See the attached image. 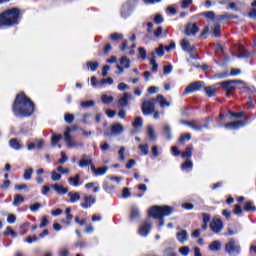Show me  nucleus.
I'll use <instances>...</instances> for the list:
<instances>
[{
	"mask_svg": "<svg viewBox=\"0 0 256 256\" xmlns=\"http://www.w3.org/2000/svg\"><path fill=\"white\" fill-rule=\"evenodd\" d=\"M33 111H35V105L31 99L27 98L23 93L18 94L13 105L14 115L16 117H29Z\"/></svg>",
	"mask_w": 256,
	"mask_h": 256,
	"instance_id": "nucleus-1",
	"label": "nucleus"
},
{
	"mask_svg": "<svg viewBox=\"0 0 256 256\" xmlns=\"http://www.w3.org/2000/svg\"><path fill=\"white\" fill-rule=\"evenodd\" d=\"M19 19H21V10L18 8L8 9L0 15V27L18 25Z\"/></svg>",
	"mask_w": 256,
	"mask_h": 256,
	"instance_id": "nucleus-2",
	"label": "nucleus"
},
{
	"mask_svg": "<svg viewBox=\"0 0 256 256\" xmlns=\"http://www.w3.org/2000/svg\"><path fill=\"white\" fill-rule=\"evenodd\" d=\"M171 213H173V207L171 206H153L148 211L149 217L160 220L159 227H163L165 225L163 217H169Z\"/></svg>",
	"mask_w": 256,
	"mask_h": 256,
	"instance_id": "nucleus-3",
	"label": "nucleus"
},
{
	"mask_svg": "<svg viewBox=\"0 0 256 256\" xmlns=\"http://www.w3.org/2000/svg\"><path fill=\"white\" fill-rule=\"evenodd\" d=\"M75 131H77V126L67 127L64 131V141L68 149H79V147H83V144L73 140L71 137V134L75 133Z\"/></svg>",
	"mask_w": 256,
	"mask_h": 256,
	"instance_id": "nucleus-4",
	"label": "nucleus"
},
{
	"mask_svg": "<svg viewBox=\"0 0 256 256\" xmlns=\"http://www.w3.org/2000/svg\"><path fill=\"white\" fill-rule=\"evenodd\" d=\"M135 5H137V0H128L125 2L121 9V16L124 19L130 17L131 13H133V10L135 9Z\"/></svg>",
	"mask_w": 256,
	"mask_h": 256,
	"instance_id": "nucleus-5",
	"label": "nucleus"
},
{
	"mask_svg": "<svg viewBox=\"0 0 256 256\" xmlns=\"http://www.w3.org/2000/svg\"><path fill=\"white\" fill-rule=\"evenodd\" d=\"M235 84L242 85V87H247V84L243 81L239 80H230V81H224L221 83V86L224 87L226 90V95L229 96L233 91H235Z\"/></svg>",
	"mask_w": 256,
	"mask_h": 256,
	"instance_id": "nucleus-6",
	"label": "nucleus"
},
{
	"mask_svg": "<svg viewBox=\"0 0 256 256\" xmlns=\"http://www.w3.org/2000/svg\"><path fill=\"white\" fill-rule=\"evenodd\" d=\"M116 68L118 69V75L125 73V69H131V59H129L127 56H123L120 58L119 64L116 66Z\"/></svg>",
	"mask_w": 256,
	"mask_h": 256,
	"instance_id": "nucleus-7",
	"label": "nucleus"
},
{
	"mask_svg": "<svg viewBox=\"0 0 256 256\" xmlns=\"http://www.w3.org/2000/svg\"><path fill=\"white\" fill-rule=\"evenodd\" d=\"M142 112L144 115H153V113H155V99L144 101L142 104Z\"/></svg>",
	"mask_w": 256,
	"mask_h": 256,
	"instance_id": "nucleus-8",
	"label": "nucleus"
},
{
	"mask_svg": "<svg viewBox=\"0 0 256 256\" xmlns=\"http://www.w3.org/2000/svg\"><path fill=\"white\" fill-rule=\"evenodd\" d=\"M97 203V200L92 195H84L80 206L82 209H91L93 205Z\"/></svg>",
	"mask_w": 256,
	"mask_h": 256,
	"instance_id": "nucleus-9",
	"label": "nucleus"
},
{
	"mask_svg": "<svg viewBox=\"0 0 256 256\" xmlns=\"http://www.w3.org/2000/svg\"><path fill=\"white\" fill-rule=\"evenodd\" d=\"M226 253H229V255H233L235 253H240L241 252V247L235 242V240H230L226 244Z\"/></svg>",
	"mask_w": 256,
	"mask_h": 256,
	"instance_id": "nucleus-10",
	"label": "nucleus"
},
{
	"mask_svg": "<svg viewBox=\"0 0 256 256\" xmlns=\"http://www.w3.org/2000/svg\"><path fill=\"white\" fill-rule=\"evenodd\" d=\"M210 229L213 233H220V231H223V221L219 218H214L210 223Z\"/></svg>",
	"mask_w": 256,
	"mask_h": 256,
	"instance_id": "nucleus-11",
	"label": "nucleus"
},
{
	"mask_svg": "<svg viewBox=\"0 0 256 256\" xmlns=\"http://www.w3.org/2000/svg\"><path fill=\"white\" fill-rule=\"evenodd\" d=\"M185 33L189 37L197 35V33H199V27L197 26V24L189 23L186 26Z\"/></svg>",
	"mask_w": 256,
	"mask_h": 256,
	"instance_id": "nucleus-12",
	"label": "nucleus"
},
{
	"mask_svg": "<svg viewBox=\"0 0 256 256\" xmlns=\"http://www.w3.org/2000/svg\"><path fill=\"white\" fill-rule=\"evenodd\" d=\"M176 239L181 243V245H184L186 241H189V233H187L186 230L181 229L177 232Z\"/></svg>",
	"mask_w": 256,
	"mask_h": 256,
	"instance_id": "nucleus-13",
	"label": "nucleus"
},
{
	"mask_svg": "<svg viewBox=\"0 0 256 256\" xmlns=\"http://www.w3.org/2000/svg\"><path fill=\"white\" fill-rule=\"evenodd\" d=\"M180 45L182 47V50L186 53H193V51H195V46L191 45L187 38L181 40Z\"/></svg>",
	"mask_w": 256,
	"mask_h": 256,
	"instance_id": "nucleus-14",
	"label": "nucleus"
},
{
	"mask_svg": "<svg viewBox=\"0 0 256 256\" xmlns=\"http://www.w3.org/2000/svg\"><path fill=\"white\" fill-rule=\"evenodd\" d=\"M133 127L134 129L131 131V135H137L141 131V127H143V120L139 117L135 118Z\"/></svg>",
	"mask_w": 256,
	"mask_h": 256,
	"instance_id": "nucleus-15",
	"label": "nucleus"
},
{
	"mask_svg": "<svg viewBox=\"0 0 256 256\" xmlns=\"http://www.w3.org/2000/svg\"><path fill=\"white\" fill-rule=\"evenodd\" d=\"M225 129L234 130L241 129V127H245V122L243 121H236V122H230L226 124Z\"/></svg>",
	"mask_w": 256,
	"mask_h": 256,
	"instance_id": "nucleus-16",
	"label": "nucleus"
},
{
	"mask_svg": "<svg viewBox=\"0 0 256 256\" xmlns=\"http://www.w3.org/2000/svg\"><path fill=\"white\" fill-rule=\"evenodd\" d=\"M201 87H203V82H194L185 89V93H194V91H199Z\"/></svg>",
	"mask_w": 256,
	"mask_h": 256,
	"instance_id": "nucleus-17",
	"label": "nucleus"
},
{
	"mask_svg": "<svg viewBox=\"0 0 256 256\" xmlns=\"http://www.w3.org/2000/svg\"><path fill=\"white\" fill-rule=\"evenodd\" d=\"M150 231H151V224L145 223L142 226H140L138 233L139 235H141V237H147Z\"/></svg>",
	"mask_w": 256,
	"mask_h": 256,
	"instance_id": "nucleus-18",
	"label": "nucleus"
},
{
	"mask_svg": "<svg viewBox=\"0 0 256 256\" xmlns=\"http://www.w3.org/2000/svg\"><path fill=\"white\" fill-rule=\"evenodd\" d=\"M52 189H54V191L57 192L58 195H66V193H69V189L67 187L59 184L52 185Z\"/></svg>",
	"mask_w": 256,
	"mask_h": 256,
	"instance_id": "nucleus-19",
	"label": "nucleus"
},
{
	"mask_svg": "<svg viewBox=\"0 0 256 256\" xmlns=\"http://www.w3.org/2000/svg\"><path fill=\"white\" fill-rule=\"evenodd\" d=\"M156 101L159 103V105L162 109L165 107H171V103H169V101H167L165 96H163L161 94L156 97Z\"/></svg>",
	"mask_w": 256,
	"mask_h": 256,
	"instance_id": "nucleus-20",
	"label": "nucleus"
},
{
	"mask_svg": "<svg viewBox=\"0 0 256 256\" xmlns=\"http://www.w3.org/2000/svg\"><path fill=\"white\" fill-rule=\"evenodd\" d=\"M123 126L119 123H116L112 125L111 127V133L112 135H121V132L123 131Z\"/></svg>",
	"mask_w": 256,
	"mask_h": 256,
	"instance_id": "nucleus-21",
	"label": "nucleus"
},
{
	"mask_svg": "<svg viewBox=\"0 0 256 256\" xmlns=\"http://www.w3.org/2000/svg\"><path fill=\"white\" fill-rule=\"evenodd\" d=\"M208 249H210V251H212V252L221 251V241H219V240L213 241L209 245Z\"/></svg>",
	"mask_w": 256,
	"mask_h": 256,
	"instance_id": "nucleus-22",
	"label": "nucleus"
},
{
	"mask_svg": "<svg viewBox=\"0 0 256 256\" xmlns=\"http://www.w3.org/2000/svg\"><path fill=\"white\" fill-rule=\"evenodd\" d=\"M140 216L141 214L139 212V208H137L136 206H132L130 211V219L132 221H135V219H139Z\"/></svg>",
	"mask_w": 256,
	"mask_h": 256,
	"instance_id": "nucleus-23",
	"label": "nucleus"
},
{
	"mask_svg": "<svg viewBox=\"0 0 256 256\" xmlns=\"http://www.w3.org/2000/svg\"><path fill=\"white\" fill-rule=\"evenodd\" d=\"M91 171L97 175V176H101V175H105V173H107V167H102V168H95L94 165H91Z\"/></svg>",
	"mask_w": 256,
	"mask_h": 256,
	"instance_id": "nucleus-24",
	"label": "nucleus"
},
{
	"mask_svg": "<svg viewBox=\"0 0 256 256\" xmlns=\"http://www.w3.org/2000/svg\"><path fill=\"white\" fill-rule=\"evenodd\" d=\"M68 197L70 199V203H77L81 199V194L78 192H69Z\"/></svg>",
	"mask_w": 256,
	"mask_h": 256,
	"instance_id": "nucleus-25",
	"label": "nucleus"
},
{
	"mask_svg": "<svg viewBox=\"0 0 256 256\" xmlns=\"http://www.w3.org/2000/svg\"><path fill=\"white\" fill-rule=\"evenodd\" d=\"M150 65L152 66V71L154 73H157V70L159 69V65L155 60V52H151Z\"/></svg>",
	"mask_w": 256,
	"mask_h": 256,
	"instance_id": "nucleus-26",
	"label": "nucleus"
},
{
	"mask_svg": "<svg viewBox=\"0 0 256 256\" xmlns=\"http://www.w3.org/2000/svg\"><path fill=\"white\" fill-rule=\"evenodd\" d=\"M66 220H62V223L65 225H71V220L73 219V214H71V209L69 207L66 208Z\"/></svg>",
	"mask_w": 256,
	"mask_h": 256,
	"instance_id": "nucleus-27",
	"label": "nucleus"
},
{
	"mask_svg": "<svg viewBox=\"0 0 256 256\" xmlns=\"http://www.w3.org/2000/svg\"><path fill=\"white\" fill-rule=\"evenodd\" d=\"M85 189H93V193H99V191H101V187H99V185H95V182L85 184Z\"/></svg>",
	"mask_w": 256,
	"mask_h": 256,
	"instance_id": "nucleus-28",
	"label": "nucleus"
},
{
	"mask_svg": "<svg viewBox=\"0 0 256 256\" xmlns=\"http://www.w3.org/2000/svg\"><path fill=\"white\" fill-rule=\"evenodd\" d=\"M91 163H92L91 158L87 156H83L79 162V167H89Z\"/></svg>",
	"mask_w": 256,
	"mask_h": 256,
	"instance_id": "nucleus-29",
	"label": "nucleus"
},
{
	"mask_svg": "<svg viewBox=\"0 0 256 256\" xmlns=\"http://www.w3.org/2000/svg\"><path fill=\"white\" fill-rule=\"evenodd\" d=\"M147 134L150 141H155L157 139V135L155 134V129L152 126L147 127Z\"/></svg>",
	"mask_w": 256,
	"mask_h": 256,
	"instance_id": "nucleus-30",
	"label": "nucleus"
},
{
	"mask_svg": "<svg viewBox=\"0 0 256 256\" xmlns=\"http://www.w3.org/2000/svg\"><path fill=\"white\" fill-rule=\"evenodd\" d=\"M129 99H131V94H124V96L119 100L120 107H127V102Z\"/></svg>",
	"mask_w": 256,
	"mask_h": 256,
	"instance_id": "nucleus-31",
	"label": "nucleus"
},
{
	"mask_svg": "<svg viewBox=\"0 0 256 256\" xmlns=\"http://www.w3.org/2000/svg\"><path fill=\"white\" fill-rule=\"evenodd\" d=\"M181 156L183 159H190L193 157V148L192 147H187L184 152L181 153Z\"/></svg>",
	"mask_w": 256,
	"mask_h": 256,
	"instance_id": "nucleus-32",
	"label": "nucleus"
},
{
	"mask_svg": "<svg viewBox=\"0 0 256 256\" xmlns=\"http://www.w3.org/2000/svg\"><path fill=\"white\" fill-rule=\"evenodd\" d=\"M206 91V95L208 97H215L216 93H217V88L213 87V86H208L205 88Z\"/></svg>",
	"mask_w": 256,
	"mask_h": 256,
	"instance_id": "nucleus-33",
	"label": "nucleus"
},
{
	"mask_svg": "<svg viewBox=\"0 0 256 256\" xmlns=\"http://www.w3.org/2000/svg\"><path fill=\"white\" fill-rule=\"evenodd\" d=\"M181 123L182 125H188V127H191L194 131H203V126H197L195 123L185 121H181Z\"/></svg>",
	"mask_w": 256,
	"mask_h": 256,
	"instance_id": "nucleus-34",
	"label": "nucleus"
},
{
	"mask_svg": "<svg viewBox=\"0 0 256 256\" xmlns=\"http://www.w3.org/2000/svg\"><path fill=\"white\" fill-rule=\"evenodd\" d=\"M182 171H187V169H193V161L191 159H187L182 165H181Z\"/></svg>",
	"mask_w": 256,
	"mask_h": 256,
	"instance_id": "nucleus-35",
	"label": "nucleus"
},
{
	"mask_svg": "<svg viewBox=\"0 0 256 256\" xmlns=\"http://www.w3.org/2000/svg\"><path fill=\"white\" fill-rule=\"evenodd\" d=\"M138 149L142 155H149V144H141Z\"/></svg>",
	"mask_w": 256,
	"mask_h": 256,
	"instance_id": "nucleus-36",
	"label": "nucleus"
},
{
	"mask_svg": "<svg viewBox=\"0 0 256 256\" xmlns=\"http://www.w3.org/2000/svg\"><path fill=\"white\" fill-rule=\"evenodd\" d=\"M99 87L103 86V85H113V78L108 77V78H103L102 80H100L98 82Z\"/></svg>",
	"mask_w": 256,
	"mask_h": 256,
	"instance_id": "nucleus-37",
	"label": "nucleus"
},
{
	"mask_svg": "<svg viewBox=\"0 0 256 256\" xmlns=\"http://www.w3.org/2000/svg\"><path fill=\"white\" fill-rule=\"evenodd\" d=\"M9 145L10 147H12V149H16V150L21 149V143H19V141H17L16 139H11L9 141Z\"/></svg>",
	"mask_w": 256,
	"mask_h": 256,
	"instance_id": "nucleus-38",
	"label": "nucleus"
},
{
	"mask_svg": "<svg viewBox=\"0 0 256 256\" xmlns=\"http://www.w3.org/2000/svg\"><path fill=\"white\" fill-rule=\"evenodd\" d=\"M23 201H25V198H23L21 194L15 195L13 201L14 207H17V205H20V203H23Z\"/></svg>",
	"mask_w": 256,
	"mask_h": 256,
	"instance_id": "nucleus-39",
	"label": "nucleus"
},
{
	"mask_svg": "<svg viewBox=\"0 0 256 256\" xmlns=\"http://www.w3.org/2000/svg\"><path fill=\"white\" fill-rule=\"evenodd\" d=\"M79 179H81V177L79 176V174H77L74 177H70L68 179V181H69V183H72L74 185V187H78L79 186Z\"/></svg>",
	"mask_w": 256,
	"mask_h": 256,
	"instance_id": "nucleus-40",
	"label": "nucleus"
},
{
	"mask_svg": "<svg viewBox=\"0 0 256 256\" xmlns=\"http://www.w3.org/2000/svg\"><path fill=\"white\" fill-rule=\"evenodd\" d=\"M87 67L90 71H97V69H99V63L98 62H87Z\"/></svg>",
	"mask_w": 256,
	"mask_h": 256,
	"instance_id": "nucleus-41",
	"label": "nucleus"
},
{
	"mask_svg": "<svg viewBox=\"0 0 256 256\" xmlns=\"http://www.w3.org/2000/svg\"><path fill=\"white\" fill-rule=\"evenodd\" d=\"M110 37H111L112 41H123L124 35H123V33H113V34H111Z\"/></svg>",
	"mask_w": 256,
	"mask_h": 256,
	"instance_id": "nucleus-42",
	"label": "nucleus"
},
{
	"mask_svg": "<svg viewBox=\"0 0 256 256\" xmlns=\"http://www.w3.org/2000/svg\"><path fill=\"white\" fill-rule=\"evenodd\" d=\"M154 54L158 55V57H163V55H165V46L160 45L158 48H156Z\"/></svg>",
	"mask_w": 256,
	"mask_h": 256,
	"instance_id": "nucleus-43",
	"label": "nucleus"
},
{
	"mask_svg": "<svg viewBox=\"0 0 256 256\" xmlns=\"http://www.w3.org/2000/svg\"><path fill=\"white\" fill-rule=\"evenodd\" d=\"M164 256H177V253L175 252V250L171 247L166 248L163 252Z\"/></svg>",
	"mask_w": 256,
	"mask_h": 256,
	"instance_id": "nucleus-44",
	"label": "nucleus"
},
{
	"mask_svg": "<svg viewBox=\"0 0 256 256\" xmlns=\"http://www.w3.org/2000/svg\"><path fill=\"white\" fill-rule=\"evenodd\" d=\"M63 139V135H52V147H55L57 145V142Z\"/></svg>",
	"mask_w": 256,
	"mask_h": 256,
	"instance_id": "nucleus-45",
	"label": "nucleus"
},
{
	"mask_svg": "<svg viewBox=\"0 0 256 256\" xmlns=\"http://www.w3.org/2000/svg\"><path fill=\"white\" fill-rule=\"evenodd\" d=\"M179 253H180V255L187 256V255H189V253H191V249H189L188 246H183V247L179 248Z\"/></svg>",
	"mask_w": 256,
	"mask_h": 256,
	"instance_id": "nucleus-46",
	"label": "nucleus"
},
{
	"mask_svg": "<svg viewBox=\"0 0 256 256\" xmlns=\"http://www.w3.org/2000/svg\"><path fill=\"white\" fill-rule=\"evenodd\" d=\"M31 175H33V168H28L24 171V179L30 181Z\"/></svg>",
	"mask_w": 256,
	"mask_h": 256,
	"instance_id": "nucleus-47",
	"label": "nucleus"
},
{
	"mask_svg": "<svg viewBox=\"0 0 256 256\" xmlns=\"http://www.w3.org/2000/svg\"><path fill=\"white\" fill-rule=\"evenodd\" d=\"M113 101V96H107V94L102 95V102L104 105H109V103H112Z\"/></svg>",
	"mask_w": 256,
	"mask_h": 256,
	"instance_id": "nucleus-48",
	"label": "nucleus"
},
{
	"mask_svg": "<svg viewBox=\"0 0 256 256\" xmlns=\"http://www.w3.org/2000/svg\"><path fill=\"white\" fill-rule=\"evenodd\" d=\"M64 120L66 123H73V121H75V116H73V114H65L64 115Z\"/></svg>",
	"mask_w": 256,
	"mask_h": 256,
	"instance_id": "nucleus-49",
	"label": "nucleus"
},
{
	"mask_svg": "<svg viewBox=\"0 0 256 256\" xmlns=\"http://www.w3.org/2000/svg\"><path fill=\"white\" fill-rule=\"evenodd\" d=\"M51 179L52 181H61V174L57 173L56 171H52Z\"/></svg>",
	"mask_w": 256,
	"mask_h": 256,
	"instance_id": "nucleus-50",
	"label": "nucleus"
},
{
	"mask_svg": "<svg viewBox=\"0 0 256 256\" xmlns=\"http://www.w3.org/2000/svg\"><path fill=\"white\" fill-rule=\"evenodd\" d=\"M49 225V219L47 216L42 217L41 223H40V229H43L44 227H47Z\"/></svg>",
	"mask_w": 256,
	"mask_h": 256,
	"instance_id": "nucleus-51",
	"label": "nucleus"
},
{
	"mask_svg": "<svg viewBox=\"0 0 256 256\" xmlns=\"http://www.w3.org/2000/svg\"><path fill=\"white\" fill-rule=\"evenodd\" d=\"M219 31H221V26L219 24H216L213 27V32H212L213 37H219Z\"/></svg>",
	"mask_w": 256,
	"mask_h": 256,
	"instance_id": "nucleus-52",
	"label": "nucleus"
},
{
	"mask_svg": "<svg viewBox=\"0 0 256 256\" xmlns=\"http://www.w3.org/2000/svg\"><path fill=\"white\" fill-rule=\"evenodd\" d=\"M75 223H77V225H80V227L87 225V221L85 219L79 218V216L75 217Z\"/></svg>",
	"mask_w": 256,
	"mask_h": 256,
	"instance_id": "nucleus-53",
	"label": "nucleus"
},
{
	"mask_svg": "<svg viewBox=\"0 0 256 256\" xmlns=\"http://www.w3.org/2000/svg\"><path fill=\"white\" fill-rule=\"evenodd\" d=\"M138 53L141 59H147V50H145L143 47L138 48Z\"/></svg>",
	"mask_w": 256,
	"mask_h": 256,
	"instance_id": "nucleus-54",
	"label": "nucleus"
},
{
	"mask_svg": "<svg viewBox=\"0 0 256 256\" xmlns=\"http://www.w3.org/2000/svg\"><path fill=\"white\" fill-rule=\"evenodd\" d=\"M93 105H95V102L93 100L81 102V107L83 109H86L87 107H93Z\"/></svg>",
	"mask_w": 256,
	"mask_h": 256,
	"instance_id": "nucleus-55",
	"label": "nucleus"
},
{
	"mask_svg": "<svg viewBox=\"0 0 256 256\" xmlns=\"http://www.w3.org/2000/svg\"><path fill=\"white\" fill-rule=\"evenodd\" d=\"M4 235H12V237H17V233L13 231V229L10 226L6 228Z\"/></svg>",
	"mask_w": 256,
	"mask_h": 256,
	"instance_id": "nucleus-56",
	"label": "nucleus"
},
{
	"mask_svg": "<svg viewBox=\"0 0 256 256\" xmlns=\"http://www.w3.org/2000/svg\"><path fill=\"white\" fill-rule=\"evenodd\" d=\"M15 221H17V217L14 214H9L7 216V223H9L10 225H13Z\"/></svg>",
	"mask_w": 256,
	"mask_h": 256,
	"instance_id": "nucleus-57",
	"label": "nucleus"
},
{
	"mask_svg": "<svg viewBox=\"0 0 256 256\" xmlns=\"http://www.w3.org/2000/svg\"><path fill=\"white\" fill-rule=\"evenodd\" d=\"M40 208H41V204L39 203H34L30 205V211H32L33 213H36V211H39Z\"/></svg>",
	"mask_w": 256,
	"mask_h": 256,
	"instance_id": "nucleus-58",
	"label": "nucleus"
},
{
	"mask_svg": "<svg viewBox=\"0 0 256 256\" xmlns=\"http://www.w3.org/2000/svg\"><path fill=\"white\" fill-rule=\"evenodd\" d=\"M164 133H165L167 139H171V126L166 125L164 127Z\"/></svg>",
	"mask_w": 256,
	"mask_h": 256,
	"instance_id": "nucleus-59",
	"label": "nucleus"
},
{
	"mask_svg": "<svg viewBox=\"0 0 256 256\" xmlns=\"http://www.w3.org/2000/svg\"><path fill=\"white\" fill-rule=\"evenodd\" d=\"M190 139H191V134H185L180 137L179 142L185 143L186 141H190Z\"/></svg>",
	"mask_w": 256,
	"mask_h": 256,
	"instance_id": "nucleus-60",
	"label": "nucleus"
},
{
	"mask_svg": "<svg viewBox=\"0 0 256 256\" xmlns=\"http://www.w3.org/2000/svg\"><path fill=\"white\" fill-rule=\"evenodd\" d=\"M118 155L120 157V161H125V147H121Z\"/></svg>",
	"mask_w": 256,
	"mask_h": 256,
	"instance_id": "nucleus-61",
	"label": "nucleus"
},
{
	"mask_svg": "<svg viewBox=\"0 0 256 256\" xmlns=\"http://www.w3.org/2000/svg\"><path fill=\"white\" fill-rule=\"evenodd\" d=\"M128 49H130L129 41L126 40V41L122 42V45L120 46V50L128 51Z\"/></svg>",
	"mask_w": 256,
	"mask_h": 256,
	"instance_id": "nucleus-62",
	"label": "nucleus"
},
{
	"mask_svg": "<svg viewBox=\"0 0 256 256\" xmlns=\"http://www.w3.org/2000/svg\"><path fill=\"white\" fill-rule=\"evenodd\" d=\"M230 75L232 77H236V75H241V69L232 68L231 71H230Z\"/></svg>",
	"mask_w": 256,
	"mask_h": 256,
	"instance_id": "nucleus-63",
	"label": "nucleus"
},
{
	"mask_svg": "<svg viewBox=\"0 0 256 256\" xmlns=\"http://www.w3.org/2000/svg\"><path fill=\"white\" fill-rule=\"evenodd\" d=\"M255 210H256V208H255V206H253V203H251V202L246 203L245 211H255Z\"/></svg>",
	"mask_w": 256,
	"mask_h": 256,
	"instance_id": "nucleus-64",
	"label": "nucleus"
}]
</instances>
